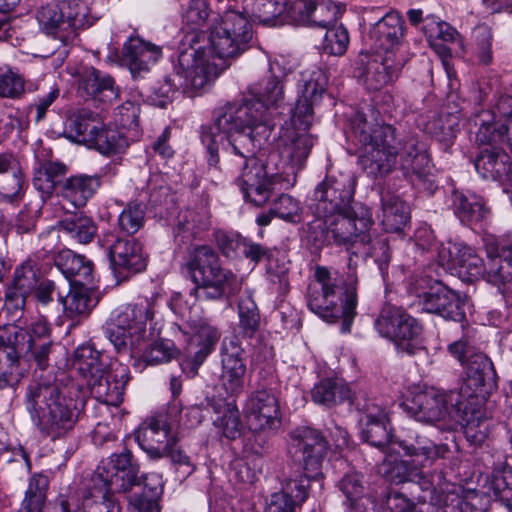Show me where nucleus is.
Masks as SVG:
<instances>
[{
    "mask_svg": "<svg viewBox=\"0 0 512 512\" xmlns=\"http://www.w3.org/2000/svg\"><path fill=\"white\" fill-rule=\"evenodd\" d=\"M271 131L264 105L253 99L228 102L217 108L213 123L201 130V142L209 154L208 164L215 167L219 164L221 149L224 164L239 172L236 183L244 198L256 206L265 204L272 194V178L257 157Z\"/></svg>",
    "mask_w": 512,
    "mask_h": 512,
    "instance_id": "f257e3e1",
    "label": "nucleus"
},
{
    "mask_svg": "<svg viewBox=\"0 0 512 512\" xmlns=\"http://www.w3.org/2000/svg\"><path fill=\"white\" fill-rule=\"evenodd\" d=\"M26 410L39 432L57 440L67 436L78 421L77 401L50 381L32 382L26 390Z\"/></svg>",
    "mask_w": 512,
    "mask_h": 512,
    "instance_id": "f03ea898",
    "label": "nucleus"
},
{
    "mask_svg": "<svg viewBox=\"0 0 512 512\" xmlns=\"http://www.w3.org/2000/svg\"><path fill=\"white\" fill-rule=\"evenodd\" d=\"M314 282L307 289L306 301L311 312L328 323L342 319V332L350 331L357 307V278L349 274L347 282L326 268L318 266Z\"/></svg>",
    "mask_w": 512,
    "mask_h": 512,
    "instance_id": "7ed1b4c3",
    "label": "nucleus"
},
{
    "mask_svg": "<svg viewBox=\"0 0 512 512\" xmlns=\"http://www.w3.org/2000/svg\"><path fill=\"white\" fill-rule=\"evenodd\" d=\"M395 444L407 459L387 457L380 466V472L391 483L418 482L425 479L424 468L432 466L438 459L445 458L449 451L446 444H437L426 435L409 431L397 437Z\"/></svg>",
    "mask_w": 512,
    "mask_h": 512,
    "instance_id": "20e7f679",
    "label": "nucleus"
},
{
    "mask_svg": "<svg viewBox=\"0 0 512 512\" xmlns=\"http://www.w3.org/2000/svg\"><path fill=\"white\" fill-rule=\"evenodd\" d=\"M195 284L191 290L199 301L228 299L241 287L236 274L220 265L217 252L208 245H197L185 264Z\"/></svg>",
    "mask_w": 512,
    "mask_h": 512,
    "instance_id": "39448f33",
    "label": "nucleus"
},
{
    "mask_svg": "<svg viewBox=\"0 0 512 512\" xmlns=\"http://www.w3.org/2000/svg\"><path fill=\"white\" fill-rule=\"evenodd\" d=\"M154 313V301L139 298L112 312L104 326L105 336L119 352L140 349L148 339L147 324L153 320Z\"/></svg>",
    "mask_w": 512,
    "mask_h": 512,
    "instance_id": "423d86ee",
    "label": "nucleus"
},
{
    "mask_svg": "<svg viewBox=\"0 0 512 512\" xmlns=\"http://www.w3.org/2000/svg\"><path fill=\"white\" fill-rule=\"evenodd\" d=\"M373 223L371 210L364 204L356 202L345 213H335L327 218H316L310 223L309 231L320 230L319 240L321 242L345 246L351 254L356 246L366 247L365 241Z\"/></svg>",
    "mask_w": 512,
    "mask_h": 512,
    "instance_id": "0eeeda50",
    "label": "nucleus"
},
{
    "mask_svg": "<svg viewBox=\"0 0 512 512\" xmlns=\"http://www.w3.org/2000/svg\"><path fill=\"white\" fill-rule=\"evenodd\" d=\"M36 17L40 29L64 45L75 39L78 29L89 27L96 20L86 2L75 0L42 6Z\"/></svg>",
    "mask_w": 512,
    "mask_h": 512,
    "instance_id": "6e6552de",
    "label": "nucleus"
},
{
    "mask_svg": "<svg viewBox=\"0 0 512 512\" xmlns=\"http://www.w3.org/2000/svg\"><path fill=\"white\" fill-rule=\"evenodd\" d=\"M252 41V23L245 13L237 10L225 11L210 28V47L220 59L238 58L251 48Z\"/></svg>",
    "mask_w": 512,
    "mask_h": 512,
    "instance_id": "1a4fd4ad",
    "label": "nucleus"
},
{
    "mask_svg": "<svg viewBox=\"0 0 512 512\" xmlns=\"http://www.w3.org/2000/svg\"><path fill=\"white\" fill-rule=\"evenodd\" d=\"M448 351L466 366V377L457 393H461V398L473 405L474 400L484 398L485 388L495 383L493 363L485 354L476 350L468 336L451 343Z\"/></svg>",
    "mask_w": 512,
    "mask_h": 512,
    "instance_id": "9d476101",
    "label": "nucleus"
},
{
    "mask_svg": "<svg viewBox=\"0 0 512 512\" xmlns=\"http://www.w3.org/2000/svg\"><path fill=\"white\" fill-rule=\"evenodd\" d=\"M402 406L417 421L424 423L443 422L446 429L453 421H459L460 407L463 406L461 393L426 389L407 399Z\"/></svg>",
    "mask_w": 512,
    "mask_h": 512,
    "instance_id": "9b49d317",
    "label": "nucleus"
},
{
    "mask_svg": "<svg viewBox=\"0 0 512 512\" xmlns=\"http://www.w3.org/2000/svg\"><path fill=\"white\" fill-rule=\"evenodd\" d=\"M417 305L427 313L462 322L466 318L465 298L430 276L417 277L413 283Z\"/></svg>",
    "mask_w": 512,
    "mask_h": 512,
    "instance_id": "f8f14e48",
    "label": "nucleus"
},
{
    "mask_svg": "<svg viewBox=\"0 0 512 512\" xmlns=\"http://www.w3.org/2000/svg\"><path fill=\"white\" fill-rule=\"evenodd\" d=\"M0 345L14 350L19 358L24 353L30 354L37 366L45 369L52 347L50 329L43 320L31 323L26 329L6 325L0 327Z\"/></svg>",
    "mask_w": 512,
    "mask_h": 512,
    "instance_id": "ddd939ff",
    "label": "nucleus"
},
{
    "mask_svg": "<svg viewBox=\"0 0 512 512\" xmlns=\"http://www.w3.org/2000/svg\"><path fill=\"white\" fill-rule=\"evenodd\" d=\"M175 72L183 77V89L193 93L205 90L217 75V67L210 63L206 50L199 44L195 32L188 33L183 39L178 55Z\"/></svg>",
    "mask_w": 512,
    "mask_h": 512,
    "instance_id": "4468645a",
    "label": "nucleus"
},
{
    "mask_svg": "<svg viewBox=\"0 0 512 512\" xmlns=\"http://www.w3.org/2000/svg\"><path fill=\"white\" fill-rule=\"evenodd\" d=\"M356 179L350 173H331L315 188L310 210L316 218L345 213L353 206Z\"/></svg>",
    "mask_w": 512,
    "mask_h": 512,
    "instance_id": "2eb2a0df",
    "label": "nucleus"
},
{
    "mask_svg": "<svg viewBox=\"0 0 512 512\" xmlns=\"http://www.w3.org/2000/svg\"><path fill=\"white\" fill-rule=\"evenodd\" d=\"M312 122L307 125L305 123H296L294 115L291 118V127L287 128L281 136V146L277 156L281 158L282 167L277 168V172L267 173L272 178V185L274 179L278 174H285L289 176L292 174L294 177L306 164L307 158L314 146L316 138L309 133Z\"/></svg>",
    "mask_w": 512,
    "mask_h": 512,
    "instance_id": "dca6fc26",
    "label": "nucleus"
},
{
    "mask_svg": "<svg viewBox=\"0 0 512 512\" xmlns=\"http://www.w3.org/2000/svg\"><path fill=\"white\" fill-rule=\"evenodd\" d=\"M375 110L368 107L367 111H357L351 119V129L362 145H375L381 150H396L399 155L404 150L403 139H397L396 129L389 124L380 125Z\"/></svg>",
    "mask_w": 512,
    "mask_h": 512,
    "instance_id": "f3484780",
    "label": "nucleus"
},
{
    "mask_svg": "<svg viewBox=\"0 0 512 512\" xmlns=\"http://www.w3.org/2000/svg\"><path fill=\"white\" fill-rule=\"evenodd\" d=\"M139 466L132 461V453L128 450L113 454L108 462H102L92 475L91 483L106 487L111 485L116 492H129L134 486L140 485Z\"/></svg>",
    "mask_w": 512,
    "mask_h": 512,
    "instance_id": "a211bd4d",
    "label": "nucleus"
},
{
    "mask_svg": "<svg viewBox=\"0 0 512 512\" xmlns=\"http://www.w3.org/2000/svg\"><path fill=\"white\" fill-rule=\"evenodd\" d=\"M328 442L316 429L301 427L290 433V452L303 464L304 471L322 478V464L328 451Z\"/></svg>",
    "mask_w": 512,
    "mask_h": 512,
    "instance_id": "6ab92c4d",
    "label": "nucleus"
},
{
    "mask_svg": "<svg viewBox=\"0 0 512 512\" xmlns=\"http://www.w3.org/2000/svg\"><path fill=\"white\" fill-rule=\"evenodd\" d=\"M439 263L443 267L454 269L465 281L481 277L485 272V263L475 249L460 242H447L437 248Z\"/></svg>",
    "mask_w": 512,
    "mask_h": 512,
    "instance_id": "aec40b11",
    "label": "nucleus"
},
{
    "mask_svg": "<svg viewBox=\"0 0 512 512\" xmlns=\"http://www.w3.org/2000/svg\"><path fill=\"white\" fill-rule=\"evenodd\" d=\"M41 271L37 263L27 259L18 265L11 281L7 284L4 305L9 311L20 312L25 308L27 297L37 288Z\"/></svg>",
    "mask_w": 512,
    "mask_h": 512,
    "instance_id": "412c9836",
    "label": "nucleus"
},
{
    "mask_svg": "<svg viewBox=\"0 0 512 512\" xmlns=\"http://www.w3.org/2000/svg\"><path fill=\"white\" fill-rule=\"evenodd\" d=\"M400 168L412 184L423 186L433 193L436 189L432 175L431 160L423 149L418 148L417 139L410 137L405 140L404 150L399 154Z\"/></svg>",
    "mask_w": 512,
    "mask_h": 512,
    "instance_id": "4be33fe9",
    "label": "nucleus"
},
{
    "mask_svg": "<svg viewBox=\"0 0 512 512\" xmlns=\"http://www.w3.org/2000/svg\"><path fill=\"white\" fill-rule=\"evenodd\" d=\"M109 257L117 277L126 278L143 271L147 266V257L141 243L131 237L115 238L109 245Z\"/></svg>",
    "mask_w": 512,
    "mask_h": 512,
    "instance_id": "5701e85b",
    "label": "nucleus"
},
{
    "mask_svg": "<svg viewBox=\"0 0 512 512\" xmlns=\"http://www.w3.org/2000/svg\"><path fill=\"white\" fill-rule=\"evenodd\" d=\"M302 90L293 111L296 123L313 121V108L317 106L326 90L327 77L324 71L318 67L306 69L301 73Z\"/></svg>",
    "mask_w": 512,
    "mask_h": 512,
    "instance_id": "b1692460",
    "label": "nucleus"
},
{
    "mask_svg": "<svg viewBox=\"0 0 512 512\" xmlns=\"http://www.w3.org/2000/svg\"><path fill=\"white\" fill-rule=\"evenodd\" d=\"M130 379L127 366L119 364L110 371L102 370L98 376L87 380L91 395L101 403L118 406L123 401L124 389Z\"/></svg>",
    "mask_w": 512,
    "mask_h": 512,
    "instance_id": "393cba45",
    "label": "nucleus"
},
{
    "mask_svg": "<svg viewBox=\"0 0 512 512\" xmlns=\"http://www.w3.org/2000/svg\"><path fill=\"white\" fill-rule=\"evenodd\" d=\"M246 413L248 426L254 432L274 429L280 422L278 401L266 389L258 390L249 397Z\"/></svg>",
    "mask_w": 512,
    "mask_h": 512,
    "instance_id": "a878e982",
    "label": "nucleus"
},
{
    "mask_svg": "<svg viewBox=\"0 0 512 512\" xmlns=\"http://www.w3.org/2000/svg\"><path fill=\"white\" fill-rule=\"evenodd\" d=\"M78 92L94 102L112 104L119 97V88L114 79L93 67H83L78 72Z\"/></svg>",
    "mask_w": 512,
    "mask_h": 512,
    "instance_id": "bb28decb",
    "label": "nucleus"
},
{
    "mask_svg": "<svg viewBox=\"0 0 512 512\" xmlns=\"http://www.w3.org/2000/svg\"><path fill=\"white\" fill-rule=\"evenodd\" d=\"M177 437L171 434L166 417L159 415L148 418L136 432V440L140 447L153 459L163 458L166 445H172Z\"/></svg>",
    "mask_w": 512,
    "mask_h": 512,
    "instance_id": "cd10ccee",
    "label": "nucleus"
},
{
    "mask_svg": "<svg viewBox=\"0 0 512 512\" xmlns=\"http://www.w3.org/2000/svg\"><path fill=\"white\" fill-rule=\"evenodd\" d=\"M49 479L43 474H35L29 479L25 497L18 512H46ZM55 512H73L69 497L60 494L53 502Z\"/></svg>",
    "mask_w": 512,
    "mask_h": 512,
    "instance_id": "c85d7f7f",
    "label": "nucleus"
},
{
    "mask_svg": "<svg viewBox=\"0 0 512 512\" xmlns=\"http://www.w3.org/2000/svg\"><path fill=\"white\" fill-rule=\"evenodd\" d=\"M472 127L475 128V141L483 147H502L506 141L508 121L497 118L494 111L481 109L470 118Z\"/></svg>",
    "mask_w": 512,
    "mask_h": 512,
    "instance_id": "c756f323",
    "label": "nucleus"
},
{
    "mask_svg": "<svg viewBox=\"0 0 512 512\" xmlns=\"http://www.w3.org/2000/svg\"><path fill=\"white\" fill-rule=\"evenodd\" d=\"M162 55V48L140 37H130L122 48V61L136 77L148 72Z\"/></svg>",
    "mask_w": 512,
    "mask_h": 512,
    "instance_id": "7c9ffc66",
    "label": "nucleus"
},
{
    "mask_svg": "<svg viewBox=\"0 0 512 512\" xmlns=\"http://www.w3.org/2000/svg\"><path fill=\"white\" fill-rule=\"evenodd\" d=\"M361 436L370 445L384 448L391 441V429L388 415L382 407L375 403H367L363 416Z\"/></svg>",
    "mask_w": 512,
    "mask_h": 512,
    "instance_id": "2f4dec72",
    "label": "nucleus"
},
{
    "mask_svg": "<svg viewBox=\"0 0 512 512\" xmlns=\"http://www.w3.org/2000/svg\"><path fill=\"white\" fill-rule=\"evenodd\" d=\"M402 66L401 60L394 59L392 55L373 57L362 72L365 86L369 90H380L398 78Z\"/></svg>",
    "mask_w": 512,
    "mask_h": 512,
    "instance_id": "473e14b6",
    "label": "nucleus"
},
{
    "mask_svg": "<svg viewBox=\"0 0 512 512\" xmlns=\"http://www.w3.org/2000/svg\"><path fill=\"white\" fill-rule=\"evenodd\" d=\"M405 36V21L395 11L386 13L370 29V37L375 41L377 47L392 51L399 47Z\"/></svg>",
    "mask_w": 512,
    "mask_h": 512,
    "instance_id": "72a5a7b5",
    "label": "nucleus"
},
{
    "mask_svg": "<svg viewBox=\"0 0 512 512\" xmlns=\"http://www.w3.org/2000/svg\"><path fill=\"white\" fill-rule=\"evenodd\" d=\"M381 225L387 233L401 234L409 223L408 205L390 190L380 192Z\"/></svg>",
    "mask_w": 512,
    "mask_h": 512,
    "instance_id": "f704fd0d",
    "label": "nucleus"
},
{
    "mask_svg": "<svg viewBox=\"0 0 512 512\" xmlns=\"http://www.w3.org/2000/svg\"><path fill=\"white\" fill-rule=\"evenodd\" d=\"M55 265L70 285L87 286L93 282V263L70 249L57 254Z\"/></svg>",
    "mask_w": 512,
    "mask_h": 512,
    "instance_id": "c9c22d12",
    "label": "nucleus"
},
{
    "mask_svg": "<svg viewBox=\"0 0 512 512\" xmlns=\"http://www.w3.org/2000/svg\"><path fill=\"white\" fill-rule=\"evenodd\" d=\"M474 166L485 179L500 180L512 173V161L503 147H483Z\"/></svg>",
    "mask_w": 512,
    "mask_h": 512,
    "instance_id": "e433bc0d",
    "label": "nucleus"
},
{
    "mask_svg": "<svg viewBox=\"0 0 512 512\" xmlns=\"http://www.w3.org/2000/svg\"><path fill=\"white\" fill-rule=\"evenodd\" d=\"M100 185L101 177L99 175H75L63 182L60 194L74 208H82L94 196Z\"/></svg>",
    "mask_w": 512,
    "mask_h": 512,
    "instance_id": "4c0bfd02",
    "label": "nucleus"
},
{
    "mask_svg": "<svg viewBox=\"0 0 512 512\" xmlns=\"http://www.w3.org/2000/svg\"><path fill=\"white\" fill-rule=\"evenodd\" d=\"M452 208L459 220L469 226L482 222L489 214L483 198L472 192L454 190Z\"/></svg>",
    "mask_w": 512,
    "mask_h": 512,
    "instance_id": "58836bf2",
    "label": "nucleus"
},
{
    "mask_svg": "<svg viewBox=\"0 0 512 512\" xmlns=\"http://www.w3.org/2000/svg\"><path fill=\"white\" fill-rule=\"evenodd\" d=\"M241 252L246 259L250 260L255 264H258L262 260H266V272L269 277V280L272 283L279 284L280 286H287L288 269L284 265L280 266L277 264V260L274 259L273 251L270 248L245 238L241 248Z\"/></svg>",
    "mask_w": 512,
    "mask_h": 512,
    "instance_id": "ea45409f",
    "label": "nucleus"
},
{
    "mask_svg": "<svg viewBox=\"0 0 512 512\" xmlns=\"http://www.w3.org/2000/svg\"><path fill=\"white\" fill-rule=\"evenodd\" d=\"M460 407L459 421H453L449 429H454L457 425L462 426L466 439L473 445H481L489 434V420L480 408H471L465 404Z\"/></svg>",
    "mask_w": 512,
    "mask_h": 512,
    "instance_id": "a19ab883",
    "label": "nucleus"
},
{
    "mask_svg": "<svg viewBox=\"0 0 512 512\" xmlns=\"http://www.w3.org/2000/svg\"><path fill=\"white\" fill-rule=\"evenodd\" d=\"M249 93L256 103H262L268 113L269 107H278L284 100L282 80L276 76L270 67L259 81L249 86Z\"/></svg>",
    "mask_w": 512,
    "mask_h": 512,
    "instance_id": "79ce46f5",
    "label": "nucleus"
},
{
    "mask_svg": "<svg viewBox=\"0 0 512 512\" xmlns=\"http://www.w3.org/2000/svg\"><path fill=\"white\" fill-rule=\"evenodd\" d=\"M350 388L341 378H326L311 390L312 400L327 408L334 407L350 398Z\"/></svg>",
    "mask_w": 512,
    "mask_h": 512,
    "instance_id": "37998d69",
    "label": "nucleus"
},
{
    "mask_svg": "<svg viewBox=\"0 0 512 512\" xmlns=\"http://www.w3.org/2000/svg\"><path fill=\"white\" fill-rule=\"evenodd\" d=\"M365 246L366 247L356 246V248L351 251V255L348 260V268L352 272L351 274H354V268L356 267V262H353L352 256L372 258L374 262L378 265L379 270L382 273H384L391 259V251L389 247L388 238L381 236L375 239H371V236L368 233V238L365 241Z\"/></svg>",
    "mask_w": 512,
    "mask_h": 512,
    "instance_id": "c03bdc74",
    "label": "nucleus"
},
{
    "mask_svg": "<svg viewBox=\"0 0 512 512\" xmlns=\"http://www.w3.org/2000/svg\"><path fill=\"white\" fill-rule=\"evenodd\" d=\"M364 154L360 157L361 168L372 177L388 174L396 163V150H381L375 145H363Z\"/></svg>",
    "mask_w": 512,
    "mask_h": 512,
    "instance_id": "a18cd8bd",
    "label": "nucleus"
},
{
    "mask_svg": "<svg viewBox=\"0 0 512 512\" xmlns=\"http://www.w3.org/2000/svg\"><path fill=\"white\" fill-rule=\"evenodd\" d=\"M67 126L71 138L89 145L94 133L102 129L103 121L98 114L83 109L68 119Z\"/></svg>",
    "mask_w": 512,
    "mask_h": 512,
    "instance_id": "49530a36",
    "label": "nucleus"
},
{
    "mask_svg": "<svg viewBox=\"0 0 512 512\" xmlns=\"http://www.w3.org/2000/svg\"><path fill=\"white\" fill-rule=\"evenodd\" d=\"M71 286L73 288L66 296L61 292L57 293L58 301L62 304L65 314L69 318L88 314L95 305L89 290L82 285Z\"/></svg>",
    "mask_w": 512,
    "mask_h": 512,
    "instance_id": "de8ad7c7",
    "label": "nucleus"
},
{
    "mask_svg": "<svg viewBox=\"0 0 512 512\" xmlns=\"http://www.w3.org/2000/svg\"><path fill=\"white\" fill-rule=\"evenodd\" d=\"M214 411L220 414L215 420V427L228 439H236L241 436L242 422L240 411L233 402L222 405L211 404Z\"/></svg>",
    "mask_w": 512,
    "mask_h": 512,
    "instance_id": "09e8293b",
    "label": "nucleus"
},
{
    "mask_svg": "<svg viewBox=\"0 0 512 512\" xmlns=\"http://www.w3.org/2000/svg\"><path fill=\"white\" fill-rule=\"evenodd\" d=\"M67 167L65 164L54 161L43 163L35 172L33 178L34 187L44 193L51 194L57 185L63 184Z\"/></svg>",
    "mask_w": 512,
    "mask_h": 512,
    "instance_id": "8fccbe9b",
    "label": "nucleus"
},
{
    "mask_svg": "<svg viewBox=\"0 0 512 512\" xmlns=\"http://www.w3.org/2000/svg\"><path fill=\"white\" fill-rule=\"evenodd\" d=\"M60 230L70 239L87 244L94 238L97 227L93 220L85 215H73L59 223Z\"/></svg>",
    "mask_w": 512,
    "mask_h": 512,
    "instance_id": "3c124183",
    "label": "nucleus"
},
{
    "mask_svg": "<svg viewBox=\"0 0 512 512\" xmlns=\"http://www.w3.org/2000/svg\"><path fill=\"white\" fill-rule=\"evenodd\" d=\"M73 367L87 380L98 376L104 370L100 362V352L90 344H83L75 350Z\"/></svg>",
    "mask_w": 512,
    "mask_h": 512,
    "instance_id": "603ef678",
    "label": "nucleus"
},
{
    "mask_svg": "<svg viewBox=\"0 0 512 512\" xmlns=\"http://www.w3.org/2000/svg\"><path fill=\"white\" fill-rule=\"evenodd\" d=\"M314 478V473H299L295 476L285 478L281 484L280 494L290 498V501L297 507L303 505L307 500L310 491L311 480H317Z\"/></svg>",
    "mask_w": 512,
    "mask_h": 512,
    "instance_id": "864d4df0",
    "label": "nucleus"
},
{
    "mask_svg": "<svg viewBox=\"0 0 512 512\" xmlns=\"http://www.w3.org/2000/svg\"><path fill=\"white\" fill-rule=\"evenodd\" d=\"M19 359L14 350L0 345V389L14 387L20 382L23 370Z\"/></svg>",
    "mask_w": 512,
    "mask_h": 512,
    "instance_id": "5fc2aeb1",
    "label": "nucleus"
},
{
    "mask_svg": "<svg viewBox=\"0 0 512 512\" xmlns=\"http://www.w3.org/2000/svg\"><path fill=\"white\" fill-rule=\"evenodd\" d=\"M239 327L247 337H253L260 326V314L251 291L247 290L238 303Z\"/></svg>",
    "mask_w": 512,
    "mask_h": 512,
    "instance_id": "6e6d98bb",
    "label": "nucleus"
},
{
    "mask_svg": "<svg viewBox=\"0 0 512 512\" xmlns=\"http://www.w3.org/2000/svg\"><path fill=\"white\" fill-rule=\"evenodd\" d=\"M403 317L404 319L402 320L399 329L392 337V340L396 342L401 350L412 355L415 354L416 350L419 348L418 339L422 333V326L409 314H406Z\"/></svg>",
    "mask_w": 512,
    "mask_h": 512,
    "instance_id": "4d7b16f0",
    "label": "nucleus"
},
{
    "mask_svg": "<svg viewBox=\"0 0 512 512\" xmlns=\"http://www.w3.org/2000/svg\"><path fill=\"white\" fill-rule=\"evenodd\" d=\"M488 262L485 264V272L481 277L485 278L487 282L497 286L500 292L505 296L507 286L512 280V271L509 264L499 258V255H492L488 252Z\"/></svg>",
    "mask_w": 512,
    "mask_h": 512,
    "instance_id": "13d9d810",
    "label": "nucleus"
},
{
    "mask_svg": "<svg viewBox=\"0 0 512 512\" xmlns=\"http://www.w3.org/2000/svg\"><path fill=\"white\" fill-rule=\"evenodd\" d=\"M89 146L104 155H112L122 152L127 146V143L118 131L108 129L103 123L102 129L94 133Z\"/></svg>",
    "mask_w": 512,
    "mask_h": 512,
    "instance_id": "bf43d9fd",
    "label": "nucleus"
},
{
    "mask_svg": "<svg viewBox=\"0 0 512 512\" xmlns=\"http://www.w3.org/2000/svg\"><path fill=\"white\" fill-rule=\"evenodd\" d=\"M406 314L400 307L384 305L375 320V327L381 336L392 339Z\"/></svg>",
    "mask_w": 512,
    "mask_h": 512,
    "instance_id": "052dcab7",
    "label": "nucleus"
},
{
    "mask_svg": "<svg viewBox=\"0 0 512 512\" xmlns=\"http://www.w3.org/2000/svg\"><path fill=\"white\" fill-rule=\"evenodd\" d=\"M345 11V6L332 0L313 1L312 26L328 28Z\"/></svg>",
    "mask_w": 512,
    "mask_h": 512,
    "instance_id": "680f3d73",
    "label": "nucleus"
},
{
    "mask_svg": "<svg viewBox=\"0 0 512 512\" xmlns=\"http://www.w3.org/2000/svg\"><path fill=\"white\" fill-rule=\"evenodd\" d=\"M114 491L111 485L102 488L92 483L90 495L93 502L89 506V512H120L121 508L114 497Z\"/></svg>",
    "mask_w": 512,
    "mask_h": 512,
    "instance_id": "e2e57ef3",
    "label": "nucleus"
},
{
    "mask_svg": "<svg viewBox=\"0 0 512 512\" xmlns=\"http://www.w3.org/2000/svg\"><path fill=\"white\" fill-rule=\"evenodd\" d=\"M302 210L300 201L288 194L280 195L272 205V212L275 217L293 224L301 221Z\"/></svg>",
    "mask_w": 512,
    "mask_h": 512,
    "instance_id": "0e129e2a",
    "label": "nucleus"
},
{
    "mask_svg": "<svg viewBox=\"0 0 512 512\" xmlns=\"http://www.w3.org/2000/svg\"><path fill=\"white\" fill-rule=\"evenodd\" d=\"M349 44V34L347 29L342 26H332L326 28L324 40L322 43V51L328 55H343Z\"/></svg>",
    "mask_w": 512,
    "mask_h": 512,
    "instance_id": "69168bd1",
    "label": "nucleus"
},
{
    "mask_svg": "<svg viewBox=\"0 0 512 512\" xmlns=\"http://www.w3.org/2000/svg\"><path fill=\"white\" fill-rule=\"evenodd\" d=\"M245 351L234 340H224L221 346L222 372L246 371Z\"/></svg>",
    "mask_w": 512,
    "mask_h": 512,
    "instance_id": "338daca9",
    "label": "nucleus"
},
{
    "mask_svg": "<svg viewBox=\"0 0 512 512\" xmlns=\"http://www.w3.org/2000/svg\"><path fill=\"white\" fill-rule=\"evenodd\" d=\"M177 355L174 342L169 339L153 341L143 352V359L149 365H157L170 361Z\"/></svg>",
    "mask_w": 512,
    "mask_h": 512,
    "instance_id": "774afa93",
    "label": "nucleus"
}]
</instances>
